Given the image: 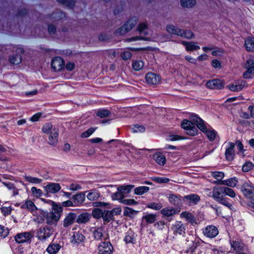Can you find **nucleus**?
Returning a JSON list of instances; mask_svg holds the SVG:
<instances>
[{
	"mask_svg": "<svg viewBox=\"0 0 254 254\" xmlns=\"http://www.w3.org/2000/svg\"><path fill=\"white\" fill-rule=\"evenodd\" d=\"M24 178L26 181L29 183L33 184H41L43 181L42 179L32 177L31 176L25 175L24 176Z\"/></svg>",
	"mask_w": 254,
	"mask_h": 254,
	"instance_id": "obj_44",
	"label": "nucleus"
},
{
	"mask_svg": "<svg viewBox=\"0 0 254 254\" xmlns=\"http://www.w3.org/2000/svg\"><path fill=\"white\" fill-rule=\"evenodd\" d=\"M97 116L101 118H105L101 122L102 124L109 123L110 121L118 118L115 112H97Z\"/></svg>",
	"mask_w": 254,
	"mask_h": 254,
	"instance_id": "obj_14",
	"label": "nucleus"
},
{
	"mask_svg": "<svg viewBox=\"0 0 254 254\" xmlns=\"http://www.w3.org/2000/svg\"><path fill=\"white\" fill-rule=\"evenodd\" d=\"M97 127H91L88 129L87 130L84 131L82 133L81 136L82 138H87L90 136L92 134L94 133V132L96 130Z\"/></svg>",
	"mask_w": 254,
	"mask_h": 254,
	"instance_id": "obj_57",
	"label": "nucleus"
},
{
	"mask_svg": "<svg viewBox=\"0 0 254 254\" xmlns=\"http://www.w3.org/2000/svg\"><path fill=\"white\" fill-rule=\"evenodd\" d=\"M133 186L131 185H128L127 186H121L118 188V190H119L121 192H122L123 194H128L130 190L132 188Z\"/></svg>",
	"mask_w": 254,
	"mask_h": 254,
	"instance_id": "obj_58",
	"label": "nucleus"
},
{
	"mask_svg": "<svg viewBox=\"0 0 254 254\" xmlns=\"http://www.w3.org/2000/svg\"><path fill=\"white\" fill-rule=\"evenodd\" d=\"M201 242V241L200 239L195 237L194 240L192 241V245L189 248L188 250V252L193 253L194 252L195 249L200 246Z\"/></svg>",
	"mask_w": 254,
	"mask_h": 254,
	"instance_id": "obj_43",
	"label": "nucleus"
},
{
	"mask_svg": "<svg viewBox=\"0 0 254 254\" xmlns=\"http://www.w3.org/2000/svg\"><path fill=\"white\" fill-rule=\"evenodd\" d=\"M193 115H196L192 114L191 115L190 120L192 122L193 121L191 120V117ZM194 124H195L194 122L192 123L191 121L184 119L181 124V127L186 130L187 134L188 135L195 136L198 133V129L194 127Z\"/></svg>",
	"mask_w": 254,
	"mask_h": 254,
	"instance_id": "obj_4",
	"label": "nucleus"
},
{
	"mask_svg": "<svg viewBox=\"0 0 254 254\" xmlns=\"http://www.w3.org/2000/svg\"><path fill=\"white\" fill-rule=\"evenodd\" d=\"M62 208L60 206H55L53 210L47 215L46 222L49 224L56 223L61 217Z\"/></svg>",
	"mask_w": 254,
	"mask_h": 254,
	"instance_id": "obj_5",
	"label": "nucleus"
},
{
	"mask_svg": "<svg viewBox=\"0 0 254 254\" xmlns=\"http://www.w3.org/2000/svg\"><path fill=\"white\" fill-rule=\"evenodd\" d=\"M84 236L79 232H75L72 236L71 243L73 244H79L84 241Z\"/></svg>",
	"mask_w": 254,
	"mask_h": 254,
	"instance_id": "obj_37",
	"label": "nucleus"
},
{
	"mask_svg": "<svg viewBox=\"0 0 254 254\" xmlns=\"http://www.w3.org/2000/svg\"><path fill=\"white\" fill-rule=\"evenodd\" d=\"M167 31L171 34H173L180 36L181 35V29L176 27L174 25H167L166 28Z\"/></svg>",
	"mask_w": 254,
	"mask_h": 254,
	"instance_id": "obj_42",
	"label": "nucleus"
},
{
	"mask_svg": "<svg viewBox=\"0 0 254 254\" xmlns=\"http://www.w3.org/2000/svg\"><path fill=\"white\" fill-rule=\"evenodd\" d=\"M131 130L133 133L143 132L145 127L143 126L136 125L131 128Z\"/></svg>",
	"mask_w": 254,
	"mask_h": 254,
	"instance_id": "obj_62",
	"label": "nucleus"
},
{
	"mask_svg": "<svg viewBox=\"0 0 254 254\" xmlns=\"http://www.w3.org/2000/svg\"><path fill=\"white\" fill-rule=\"evenodd\" d=\"M112 38V35L109 32L104 31L98 35V40L101 42H108Z\"/></svg>",
	"mask_w": 254,
	"mask_h": 254,
	"instance_id": "obj_23",
	"label": "nucleus"
},
{
	"mask_svg": "<svg viewBox=\"0 0 254 254\" xmlns=\"http://www.w3.org/2000/svg\"><path fill=\"white\" fill-rule=\"evenodd\" d=\"M33 237V234L31 232H24L17 234L14 238L15 241L19 244L30 242Z\"/></svg>",
	"mask_w": 254,
	"mask_h": 254,
	"instance_id": "obj_8",
	"label": "nucleus"
},
{
	"mask_svg": "<svg viewBox=\"0 0 254 254\" xmlns=\"http://www.w3.org/2000/svg\"><path fill=\"white\" fill-rule=\"evenodd\" d=\"M235 144L233 142H229L228 146L226 148L225 156L226 160L232 161L234 160L235 156Z\"/></svg>",
	"mask_w": 254,
	"mask_h": 254,
	"instance_id": "obj_13",
	"label": "nucleus"
},
{
	"mask_svg": "<svg viewBox=\"0 0 254 254\" xmlns=\"http://www.w3.org/2000/svg\"><path fill=\"white\" fill-rule=\"evenodd\" d=\"M144 66V63L142 61L133 60L132 62V69L135 71L142 70Z\"/></svg>",
	"mask_w": 254,
	"mask_h": 254,
	"instance_id": "obj_38",
	"label": "nucleus"
},
{
	"mask_svg": "<svg viewBox=\"0 0 254 254\" xmlns=\"http://www.w3.org/2000/svg\"><path fill=\"white\" fill-rule=\"evenodd\" d=\"M247 70L244 72L243 77L245 79H250L252 77V75L254 74L253 69L246 68Z\"/></svg>",
	"mask_w": 254,
	"mask_h": 254,
	"instance_id": "obj_64",
	"label": "nucleus"
},
{
	"mask_svg": "<svg viewBox=\"0 0 254 254\" xmlns=\"http://www.w3.org/2000/svg\"><path fill=\"white\" fill-rule=\"evenodd\" d=\"M61 247L60 245L59 244H51L47 248V251L50 254H56L60 250Z\"/></svg>",
	"mask_w": 254,
	"mask_h": 254,
	"instance_id": "obj_36",
	"label": "nucleus"
},
{
	"mask_svg": "<svg viewBox=\"0 0 254 254\" xmlns=\"http://www.w3.org/2000/svg\"><path fill=\"white\" fill-rule=\"evenodd\" d=\"M101 196L100 193L98 190H92L89 191L87 195V198L91 201L96 200Z\"/></svg>",
	"mask_w": 254,
	"mask_h": 254,
	"instance_id": "obj_39",
	"label": "nucleus"
},
{
	"mask_svg": "<svg viewBox=\"0 0 254 254\" xmlns=\"http://www.w3.org/2000/svg\"><path fill=\"white\" fill-rule=\"evenodd\" d=\"M224 81L219 79H213L206 82L205 86L210 89H220L224 87Z\"/></svg>",
	"mask_w": 254,
	"mask_h": 254,
	"instance_id": "obj_11",
	"label": "nucleus"
},
{
	"mask_svg": "<svg viewBox=\"0 0 254 254\" xmlns=\"http://www.w3.org/2000/svg\"><path fill=\"white\" fill-rule=\"evenodd\" d=\"M245 68L253 69L254 70V58L248 59L244 64Z\"/></svg>",
	"mask_w": 254,
	"mask_h": 254,
	"instance_id": "obj_61",
	"label": "nucleus"
},
{
	"mask_svg": "<svg viewBox=\"0 0 254 254\" xmlns=\"http://www.w3.org/2000/svg\"><path fill=\"white\" fill-rule=\"evenodd\" d=\"M212 176L217 181L215 182L216 184L221 185V182H222V179L224 177V173L220 171H214L211 173Z\"/></svg>",
	"mask_w": 254,
	"mask_h": 254,
	"instance_id": "obj_35",
	"label": "nucleus"
},
{
	"mask_svg": "<svg viewBox=\"0 0 254 254\" xmlns=\"http://www.w3.org/2000/svg\"><path fill=\"white\" fill-rule=\"evenodd\" d=\"M64 61L59 57H56L53 59L51 63L52 68L55 71H60L64 67Z\"/></svg>",
	"mask_w": 254,
	"mask_h": 254,
	"instance_id": "obj_18",
	"label": "nucleus"
},
{
	"mask_svg": "<svg viewBox=\"0 0 254 254\" xmlns=\"http://www.w3.org/2000/svg\"><path fill=\"white\" fill-rule=\"evenodd\" d=\"M223 190L224 196L225 195H228L232 198H234L236 196V193L234 190L229 187H223Z\"/></svg>",
	"mask_w": 254,
	"mask_h": 254,
	"instance_id": "obj_51",
	"label": "nucleus"
},
{
	"mask_svg": "<svg viewBox=\"0 0 254 254\" xmlns=\"http://www.w3.org/2000/svg\"><path fill=\"white\" fill-rule=\"evenodd\" d=\"M61 188L59 184L55 183H50L44 187L46 191L52 193L58 192L61 190Z\"/></svg>",
	"mask_w": 254,
	"mask_h": 254,
	"instance_id": "obj_21",
	"label": "nucleus"
},
{
	"mask_svg": "<svg viewBox=\"0 0 254 254\" xmlns=\"http://www.w3.org/2000/svg\"><path fill=\"white\" fill-rule=\"evenodd\" d=\"M180 196L174 194H171L169 197V201L172 204L178 205L181 201Z\"/></svg>",
	"mask_w": 254,
	"mask_h": 254,
	"instance_id": "obj_49",
	"label": "nucleus"
},
{
	"mask_svg": "<svg viewBox=\"0 0 254 254\" xmlns=\"http://www.w3.org/2000/svg\"><path fill=\"white\" fill-rule=\"evenodd\" d=\"M7 152L6 148L0 144V161H5L7 160L6 154Z\"/></svg>",
	"mask_w": 254,
	"mask_h": 254,
	"instance_id": "obj_56",
	"label": "nucleus"
},
{
	"mask_svg": "<svg viewBox=\"0 0 254 254\" xmlns=\"http://www.w3.org/2000/svg\"><path fill=\"white\" fill-rule=\"evenodd\" d=\"M99 254H112L113 247L109 242H101L98 247Z\"/></svg>",
	"mask_w": 254,
	"mask_h": 254,
	"instance_id": "obj_10",
	"label": "nucleus"
},
{
	"mask_svg": "<svg viewBox=\"0 0 254 254\" xmlns=\"http://www.w3.org/2000/svg\"><path fill=\"white\" fill-rule=\"evenodd\" d=\"M111 196L113 200H119L120 202H121V200L124 199V198L125 197L124 194L119 190H118V191L115 193H113Z\"/></svg>",
	"mask_w": 254,
	"mask_h": 254,
	"instance_id": "obj_52",
	"label": "nucleus"
},
{
	"mask_svg": "<svg viewBox=\"0 0 254 254\" xmlns=\"http://www.w3.org/2000/svg\"><path fill=\"white\" fill-rule=\"evenodd\" d=\"M241 191L247 198L254 201V185L250 182H245L242 185Z\"/></svg>",
	"mask_w": 254,
	"mask_h": 254,
	"instance_id": "obj_6",
	"label": "nucleus"
},
{
	"mask_svg": "<svg viewBox=\"0 0 254 254\" xmlns=\"http://www.w3.org/2000/svg\"><path fill=\"white\" fill-rule=\"evenodd\" d=\"M229 243L231 246L230 253L236 254L245 251V245L239 238L233 237L230 239Z\"/></svg>",
	"mask_w": 254,
	"mask_h": 254,
	"instance_id": "obj_3",
	"label": "nucleus"
},
{
	"mask_svg": "<svg viewBox=\"0 0 254 254\" xmlns=\"http://www.w3.org/2000/svg\"><path fill=\"white\" fill-rule=\"evenodd\" d=\"M24 51L22 48L17 49L15 53L9 57V62L14 64H17L22 61V55L24 54Z\"/></svg>",
	"mask_w": 254,
	"mask_h": 254,
	"instance_id": "obj_12",
	"label": "nucleus"
},
{
	"mask_svg": "<svg viewBox=\"0 0 254 254\" xmlns=\"http://www.w3.org/2000/svg\"><path fill=\"white\" fill-rule=\"evenodd\" d=\"M58 130L54 128L52 133L50 134L49 137V143L51 145H54L58 142Z\"/></svg>",
	"mask_w": 254,
	"mask_h": 254,
	"instance_id": "obj_27",
	"label": "nucleus"
},
{
	"mask_svg": "<svg viewBox=\"0 0 254 254\" xmlns=\"http://www.w3.org/2000/svg\"><path fill=\"white\" fill-rule=\"evenodd\" d=\"M2 184L6 187L8 190L11 191L13 196L18 194V190L13 183L11 182H2Z\"/></svg>",
	"mask_w": 254,
	"mask_h": 254,
	"instance_id": "obj_33",
	"label": "nucleus"
},
{
	"mask_svg": "<svg viewBox=\"0 0 254 254\" xmlns=\"http://www.w3.org/2000/svg\"><path fill=\"white\" fill-rule=\"evenodd\" d=\"M191 120L197 127L206 135L210 141H213L215 139L219 138L217 132L210 127H207L206 123L197 115L192 116Z\"/></svg>",
	"mask_w": 254,
	"mask_h": 254,
	"instance_id": "obj_1",
	"label": "nucleus"
},
{
	"mask_svg": "<svg viewBox=\"0 0 254 254\" xmlns=\"http://www.w3.org/2000/svg\"><path fill=\"white\" fill-rule=\"evenodd\" d=\"M103 212L100 208H94L92 210V216L95 219H99L102 218Z\"/></svg>",
	"mask_w": 254,
	"mask_h": 254,
	"instance_id": "obj_55",
	"label": "nucleus"
},
{
	"mask_svg": "<svg viewBox=\"0 0 254 254\" xmlns=\"http://www.w3.org/2000/svg\"><path fill=\"white\" fill-rule=\"evenodd\" d=\"M137 212L138 211H135L130 207H126L124 208V214L125 216L132 218L134 215H136Z\"/></svg>",
	"mask_w": 254,
	"mask_h": 254,
	"instance_id": "obj_46",
	"label": "nucleus"
},
{
	"mask_svg": "<svg viewBox=\"0 0 254 254\" xmlns=\"http://www.w3.org/2000/svg\"><path fill=\"white\" fill-rule=\"evenodd\" d=\"M31 191L33 195L36 197H39L43 195L42 190L41 189H37L36 187H32Z\"/></svg>",
	"mask_w": 254,
	"mask_h": 254,
	"instance_id": "obj_60",
	"label": "nucleus"
},
{
	"mask_svg": "<svg viewBox=\"0 0 254 254\" xmlns=\"http://www.w3.org/2000/svg\"><path fill=\"white\" fill-rule=\"evenodd\" d=\"M54 129V128L53 127L52 124L50 123L46 124L42 127L43 132L49 134L52 133Z\"/></svg>",
	"mask_w": 254,
	"mask_h": 254,
	"instance_id": "obj_50",
	"label": "nucleus"
},
{
	"mask_svg": "<svg viewBox=\"0 0 254 254\" xmlns=\"http://www.w3.org/2000/svg\"><path fill=\"white\" fill-rule=\"evenodd\" d=\"M102 218L105 223H108L114 219V215L109 210H106L103 212Z\"/></svg>",
	"mask_w": 254,
	"mask_h": 254,
	"instance_id": "obj_45",
	"label": "nucleus"
},
{
	"mask_svg": "<svg viewBox=\"0 0 254 254\" xmlns=\"http://www.w3.org/2000/svg\"><path fill=\"white\" fill-rule=\"evenodd\" d=\"M53 234V231L48 227L40 228L37 233L38 240L44 242L49 238Z\"/></svg>",
	"mask_w": 254,
	"mask_h": 254,
	"instance_id": "obj_9",
	"label": "nucleus"
},
{
	"mask_svg": "<svg viewBox=\"0 0 254 254\" xmlns=\"http://www.w3.org/2000/svg\"><path fill=\"white\" fill-rule=\"evenodd\" d=\"M76 214L73 212L67 213L63 221V226L64 228H67L74 223L76 220Z\"/></svg>",
	"mask_w": 254,
	"mask_h": 254,
	"instance_id": "obj_17",
	"label": "nucleus"
},
{
	"mask_svg": "<svg viewBox=\"0 0 254 254\" xmlns=\"http://www.w3.org/2000/svg\"><path fill=\"white\" fill-rule=\"evenodd\" d=\"M90 216L88 213H82L76 217V222L78 224H85L90 219Z\"/></svg>",
	"mask_w": 254,
	"mask_h": 254,
	"instance_id": "obj_32",
	"label": "nucleus"
},
{
	"mask_svg": "<svg viewBox=\"0 0 254 254\" xmlns=\"http://www.w3.org/2000/svg\"><path fill=\"white\" fill-rule=\"evenodd\" d=\"M238 183V180L236 177L231 178L222 181L221 182V185H225L229 187H235Z\"/></svg>",
	"mask_w": 254,
	"mask_h": 254,
	"instance_id": "obj_28",
	"label": "nucleus"
},
{
	"mask_svg": "<svg viewBox=\"0 0 254 254\" xmlns=\"http://www.w3.org/2000/svg\"><path fill=\"white\" fill-rule=\"evenodd\" d=\"M181 6L184 8H190L196 3L195 0H180Z\"/></svg>",
	"mask_w": 254,
	"mask_h": 254,
	"instance_id": "obj_41",
	"label": "nucleus"
},
{
	"mask_svg": "<svg viewBox=\"0 0 254 254\" xmlns=\"http://www.w3.org/2000/svg\"><path fill=\"white\" fill-rule=\"evenodd\" d=\"M184 198L189 201L190 204H196L200 200V197L196 194H190L185 195Z\"/></svg>",
	"mask_w": 254,
	"mask_h": 254,
	"instance_id": "obj_31",
	"label": "nucleus"
},
{
	"mask_svg": "<svg viewBox=\"0 0 254 254\" xmlns=\"http://www.w3.org/2000/svg\"><path fill=\"white\" fill-rule=\"evenodd\" d=\"M104 228L103 227H96L93 232V235L95 239L101 240L103 236Z\"/></svg>",
	"mask_w": 254,
	"mask_h": 254,
	"instance_id": "obj_34",
	"label": "nucleus"
},
{
	"mask_svg": "<svg viewBox=\"0 0 254 254\" xmlns=\"http://www.w3.org/2000/svg\"><path fill=\"white\" fill-rule=\"evenodd\" d=\"M157 215L154 214H147L143 216L144 219L148 224L153 223L156 220Z\"/></svg>",
	"mask_w": 254,
	"mask_h": 254,
	"instance_id": "obj_48",
	"label": "nucleus"
},
{
	"mask_svg": "<svg viewBox=\"0 0 254 254\" xmlns=\"http://www.w3.org/2000/svg\"><path fill=\"white\" fill-rule=\"evenodd\" d=\"M218 233V229L213 225L206 226L203 231L204 236L211 238L215 237Z\"/></svg>",
	"mask_w": 254,
	"mask_h": 254,
	"instance_id": "obj_16",
	"label": "nucleus"
},
{
	"mask_svg": "<svg viewBox=\"0 0 254 254\" xmlns=\"http://www.w3.org/2000/svg\"><path fill=\"white\" fill-rule=\"evenodd\" d=\"M137 22V19L136 17H133L128 20L124 25L127 28V31L129 32L134 27Z\"/></svg>",
	"mask_w": 254,
	"mask_h": 254,
	"instance_id": "obj_40",
	"label": "nucleus"
},
{
	"mask_svg": "<svg viewBox=\"0 0 254 254\" xmlns=\"http://www.w3.org/2000/svg\"><path fill=\"white\" fill-rule=\"evenodd\" d=\"M134 234L132 232H128L124 238L126 243H133L134 241Z\"/></svg>",
	"mask_w": 254,
	"mask_h": 254,
	"instance_id": "obj_53",
	"label": "nucleus"
},
{
	"mask_svg": "<svg viewBox=\"0 0 254 254\" xmlns=\"http://www.w3.org/2000/svg\"><path fill=\"white\" fill-rule=\"evenodd\" d=\"M161 213L166 217H171L179 212V210L171 206L165 207L161 210Z\"/></svg>",
	"mask_w": 254,
	"mask_h": 254,
	"instance_id": "obj_19",
	"label": "nucleus"
},
{
	"mask_svg": "<svg viewBox=\"0 0 254 254\" xmlns=\"http://www.w3.org/2000/svg\"><path fill=\"white\" fill-rule=\"evenodd\" d=\"M149 188L146 186H140L134 190V193L137 195H141L148 191Z\"/></svg>",
	"mask_w": 254,
	"mask_h": 254,
	"instance_id": "obj_47",
	"label": "nucleus"
},
{
	"mask_svg": "<svg viewBox=\"0 0 254 254\" xmlns=\"http://www.w3.org/2000/svg\"><path fill=\"white\" fill-rule=\"evenodd\" d=\"M212 197L215 200L229 208L232 205L228 201V198L224 197L223 187H214L212 190Z\"/></svg>",
	"mask_w": 254,
	"mask_h": 254,
	"instance_id": "obj_2",
	"label": "nucleus"
},
{
	"mask_svg": "<svg viewBox=\"0 0 254 254\" xmlns=\"http://www.w3.org/2000/svg\"><path fill=\"white\" fill-rule=\"evenodd\" d=\"M145 79L148 84L156 85L160 81V77L155 73L149 72L145 75Z\"/></svg>",
	"mask_w": 254,
	"mask_h": 254,
	"instance_id": "obj_15",
	"label": "nucleus"
},
{
	"mask_svg": "<svg viewBox=\"0 0 254 254\" xmlns=\"http://www.w3.org/2000/svg\"><path fill=\"white\" fill-rule=\"evenodd\" d=\"M180 216L181 218H185L187 221L191 224H196L195 217L190 213L184 211L181 213Z\"/></svg>",
	"mask_w": 254,
	"mask_h": 254,
	"instance_id": "obj_26",
	"label": "nucleus"
},
{
	"mask_svg": "<svg viewBox=\"0 0 254 254\" xmlns=\"http://www.w3.org/2000/svg\"><path fill=\"white\" fill-rule=\"evenodd\" d=\"M65 13L60 9H56L51 15V18L55 20H62L65 17Z\"/></svg>",
	"mask_w": 254,
	"mask_h": 254,
	"instance_id": "obj_29",
	"label": "nucleus"
},
{
	"mask_svg": "<svg viewBox=\"0 0 254 254\" xmlns=\"http://www.w3.org/2000/svg\"><path fill=\"white\" fill-rule=\"evenodd\" d=\"M12 208L11 206L6 207L2 206L0 208V210L2 214L4 216H7L10 214Z\"/></svg>",
	"mask_w": 254,
	"mask_h": 254,
	"instance_id": "obj_63",
	"label": "nucleus"
},
{
	"mask_svg": "<svg viewBox=\"0 0 254 254\" xmlns=\"http://www.w3.org/2000/svg\"><path fill=\"white\" fill-rule=\"evenodd\" d=\"M180 36L184 37L188 39H191L194 37V34L190 30H184L181 29V35H180Z\"/></svg>",
	"mask_w": 254,
	"mask_h": 254,
	"instance_id": "obj_59",
	"label": "nucleus"
},
{
	"mask_svg": "<svg viewBox=\"0 0 254 254\" xmlns=\"http://www.w3.org/2000/svg\"><path fill=\"white\" fill-rule=\"evenodd\" d=\"M153 158L157 163L161 166H163L166 162V157L161 153H155L153 156Z\"/></svg>",
	"mask_w": 254,
	"mask_h": 254,
	"instance_id": "obj_30",
	"label": "nucleus"
},
{
	"mask_svg": "<svg viewBox=\"0 0 254 254\" xmlns=\"http://www.w3.org/2000/svg\"><path fill=\"white\" fill-rule=\"evenodd\" d=\"M244 47L249 52H254V38L248 37L245 40Z\"/></svg>",
	"mask_w": 254,
	"mask_h": 254,
	"instance_id": "obj_22",
	"label": "nucleus"
},
{
	"mask_svg": "<svg viewBox=\"0 0 254 254\" xmlns=\"http://www.w3.org/2000/svg\"><path fill=\"white\" fill-rule=\"evenodd\" d=\"M182 43L185 46L186 50L188 52L197 51L200 49V47L193 42L182 41Z\"/></svg>",
	"mask_w": 254,
	"mask_h": 254,
	"instance_id": "obj_24",
	"label": "nucleus"
},
{
	"mask_svg": "<svg viewBox=\"0 0 254 254\" xmlns=\"http://www.w3.org/2000/svg\"><path fill=\"white\" fill-rule=\"evenodd\" d=\"M186 229V225L181 221H177L171 226V230L175 235H184Z\"/></svg>",
	"mask_w": 254,
	"mask_h": 254,
	"instance_id": "obj_7",
	"label": "nucleus"
},
{
	"mask_svg": "<svg viewBox=\"0 0 254 254\" xmlns=\"http://www.w3.org/2000/svg\"><path fill=\"white\" fill-rule=\"evenodd\" d=\"M72 199L74 202V206H80L85 200V195L82 193L74 195Z\"/></svg>",
	"mask_w": 254,
	"mask_h": 254,
	"instance_id": "obj_25",
	"label": "nucleus"
},
{
	"mask_svg": "<svg viewBox=\"0 0 254 254\" xmlns=\"http://www.w3.org/2000/svg\"><path fill=\"white\" fill-rule=\"evenodd\" d=\"M163 207L162 204L159 202V203H155V202H150L147 205V207L155 210H160L162 207Z\"/></svg>",
	"mask_w": 254,
	"mask_h": 254,
	"instance_id": "obj_54",
	"label": "nucleus"
},
{
	"mask_svg": "<svg viewBox=\"0 0 254 254\" xmlns=\"http://www.w3.org/2000/svg\"><path fill=\"white\" fill-rule=\"evenodd\" d=\"M20 208L29 210L33 213V215L35 214L37 210V208L34 203L30 200H26L25 202L21 204Z\"/></svg>",
	"mask_w": 254,
	"mask_h": 254,
	"instance_id": "obj_20",
	"label": "nucleus"
}]
</instances>
